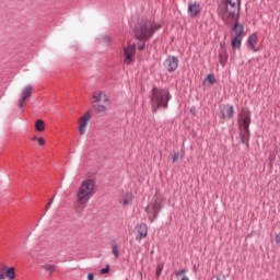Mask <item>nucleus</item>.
<instances>
[{"instance_id":"obj_1","label":"nucleus","mask_w":280,"mask_h":280,"mask_svg":"<svg viewBox=\"0 0 280 280\" xmlns=\"http://www.w3.org/2000/svg\"><path fill=\"white\" fill-rule=\"evenodd\" d=\"M170 100H172V94H170L168 89L154 85L150 94L151 112L153 115L159 113L160 108L167 110L170 108Z\"/></svg>"},{"instance_id":"obj_2","label":"nucleus","mask_w":280,"mask_h":280,"mask_svg":"<svg viewBox=\"0 0 280 280\" xmlns=\"http://www.w3.org/2000/svg\"><path fill=\"white\" fill-rule=\"evenodd\" d=\"M242 10V0H223V4L220 7V13L222 16V21L225 24L231 23H240V12Z\"/></svg>"},{"instance_id":"obj_3","label":"nucleus","mask_w":280,"mask_h":280,"mask_svg":"<svg viewBox=\"0 0 280 280\" xmlns=\"http://www.w3.org/2000/svg\"><path fill=\"white\" fill-rule=\"evenodd\" d=\"M238 126L240 128H243V130L240 132L241 143H244L247 150H249L250 144L248 141H250V109H248V107H243L241 109V113L238 114Z\"/></svg>"},{"instance_id":"obj_4","label":"nucleus","mask_w":280,"mask_h":280,"mask_svg":"<svg viewBox=\"0 0 280 280\" xmlns=\"http://www.w3.org/2000/svg\"><path fill=\"white\" fill-rule=\"evenodd\" d=\"M159 30H161V25L151 20H142L135 28L136 38L137 40H150Z\"/></svg>"},{"instance_id":"obj_5","label":"nucleus","mask_w":280,"mask_h":280,"mask_svg":"<svg viewBox=\"0 0 280 280\" xmlns=\"http://www.w3.org/2000/svg\"><path fill=\"white\" fill-rule=\"evenodd\" d=\"M93 196H95V180H83L77 194L79 202H81V205H86Z\"/></svg>"},{"instance_id":"obj_6","label":"nucleus","mask_w":280,"mask_h":280,"mask_svg":"<svg viewBox=\"0 0 280 280\" xmlns=\"http://www.w3.org/2000/svg\"><path fill=\"white\" fill-rule=\"evenodd\" d=\"M232 30L235 35L231 42V46L233 49H242V39L244 37V24L235 22Z\"/></svg>"},{"instance_id":"obj_7","label":"nucleus","mask_w":280,"mask_h":280,"mask_svg":"<svg viewBox=\"0 0 280 280\" xmlns=\"http://www.w3.org/2000/svg\"><path fill=\"white\" fill-rule=\"evenodd\" d=\"M161 209H163V200L160 198L154 199L151 202V214L149 215L150 222H154L159 218V213H161Z\"/></svg>"},{"instance_id":"obj_8","label":"nucleus","mask_w":280,"mask_h":280,"mask_svg":"<svg viewBox=\"0 0 280 280\" xmlns=\"http://www.w3.org/2000/svg\"><path fill=\"white\" fill-rule=\"evenodd\" d=\"M137 51V45L132 44L124 48L125 65H132L135 62V54Z\"/></svg>"},{"instance_id":"obj_9","label":"nucleus","mask_w":280,"mask_h":280,"mask_svg":"<svg viewBox=\"0 0 280 280\" xmlns=\"http://www.w3.org/2000/svg\"><path fill=\"white\" fill-rule=\"evenodd\" d=\"M164 67L168 73H174L178 69V57L175 56H168L164 60Z\"/></svg>"},{"instance_id":"obj_10","label":"nucleus","mask_w":280,"mask_h":280,"mask_svg":"<svg viewBox=\"0 0 280 280\" xmlns=\"http://www.w3.org/2000/svg\"><path fill=\"white\" fill-rule=\"evenodd\" d=\"M32 93H34V88L32 85H26L22 92H21V97L19 100V108H23L25 106V101L30 100L32 97Z\"/></svg>"},{"instance_id":"obj_11","label":"nucleus","mask_w":280,"mask_h":280,"mask_svg":"<svg viewBox=\"0 0 280 280\" xmlns=\"http://www.w3.org/2000/svg\"><path fill=\"white\" fill-rule=\"evenodd\" d=\"M89 119H91V110L85 112V114L79 119L80 135H85L86 126H89Z\"/></svg>"},{"instance_id":"obj_12","label":"nucleus","mask_w":280,"mask_h":280,"mask_svg":"<svg viewBox=\"0 0 280 280\" xmlns=\"http://www.w3.org/2000/svg\"><path fill=\"white\" fill-rule=\"evenodd\" d=\"M5 268H8V266L3 265L2 272L0 273V280L5 278L9 280L16 279V269L14 267H10L5 270Z\"/></svg>"},{"instance_id":"obj_13","label":"nucleus","mask_w":280,"mask_h":280,"mask_svg":"<svg viewBox=\"0 0 280 280\" xmlns=\"http://www.w3.org/2000/svg\"><path fill=\"white\" fill-rule=\"evenodd\" d=\"M145 237H148V224L141 223L137 226L136 241L141 242L142 240H145Z\"/></svg>"},{"instance_id":"obj_14","label":"nucleus","mask_w":280,"mask_h":280,"mask_svg":"<svg viewBox=\"0 0 280 280\" xmlns=\"http://www.w3.org/2000/svg\"><path fill=\"white\" fill-rule=\"evenodd\" d=\"M200 12H202V8H200V4L198 2L188 3V13L190 14V16L192 19H195V16H198V14H200Z\"/></svg>"},{"instance_id":"obj_15","label":"nucleus","mask_w":280,"mask_h":280,"mask_svg":"<svg viewBox=\"0 0 280 280\" xmlns=\"http://www.w3.org/2000/svg\"><path fill=\"white\" fill-rule=\"evenodd\" d=\"M221 114L223 118L233 119V116L235 115V108L230 104L224 105Z\"/></svg>"},{"instance_id":"obj_16","label":"nucleus","mask_w":280,"mask_h":280,"mask_svg":"<svg viewBox=\"0 0 280 280\" xmlns=\"http://www.w3.org/2000/svg\"><path fill=\"white\" fill-rule=\"evenodd\" d=\"M259 40V37L257 36V33H253L248 39H247V44L249 45L250 49L253 51H259V49H257L255 47V44Z\"/></svg>"},{"instance_id":"obj_17","label":"nucleus","mask_w":280,"mask_h":280,"mask_svg":"<svg viewBox=\"0 0 280 280\" xmlns=\"http://www.w3.org/2000/svg\"><path fill=\"white\" fill-rule=\"evenodd\" d=\"M226 60H229V52H226V49H219V62L222 67L226 65Z\"/></svg>"},{"instance_id":"obj_18","label":"nucleus","mask_w":280,"mask_h":280,"mask_svg":"<svg viewBox=\"0 0 280 280\" xmlns=\"http://www.w3.org/2000/svg\"><path fill=\"white\" fill-rule=\"evenodd\" d=\"M108 105L104 104H100V103H92V108H94L97 113V115H102L104 114L106 110H108V108L106 107Z\"/></svg>"},{"instance_id":"obj_19","label":"nucleus","mask_w":280,"mask_h":280,"mask_svg":"<svg viewBox=\"0 0 280 280\" xmlns=\"http://www.w3.org/2000/svg\"><path fill=\"white\" fill-rule=\"evenodd\" d=\"M132 200H135V196L132 192H127L125 195V199L122 200L124 207H128V205H132Z\"/></svg>"},{"instance_id":"obj_20","label":"nucleus","mask_w":280,"mask_h":280,"mask_svg":"<svg viewBox=\"0 0 280 280\" xmlns=\"http://www.w3.org/2000/svg\"><path fill=\"white\" fill-rule=\"evenodd\" d=\"M207 82H208V84H211V85L217 84L218 79H215V74H213V73L208 74L207 78L205 79L203 83L207 84Z\"/></svg>"},{"instance_id":"obj_21","label":"nucleus","mask_w":280,"mask_h":280,"mask_svg":"<svg viewBox=\"0 0 280 280\" xmlns=\"http://www.w3.org/2000/svg\"><path fill=\"white\" fill-rule=\"evenodd\" d=\"M35 130H37V132H43V130H45V121H43V119H38L35 122Z\"/></svg>"},{"instance_id":"obj_22","label":"nucleus","mask_w":280,"mask_h":280,"mask_svg":"<svg viewBox=\"0 0 280 280\" xmlns=\"http://www.w3.org/2000/svg\"><path fill=\"white\" fill-rule=\"evenodd\" d=\"M112 253L114 255V257H116V259L119 257V249L117 246V242L112 241Z\"/></svg>"},{"instance_id":"obj_23","label":"nucleus","mask_w":280,"mask_h":280,"mask_svg":"<svg viewBox=\"0 0 280 280\" xmlns=\"http://www.w3.org/2000/svg\"><path fill=\"white\" fill-rule=\"evenodd\" d=\"M42 268L46 270V272H50V275L56 272V265H43Z\"/></svg>"},{"instance_id":"obj_24","label":"nucleus","mask_w":280,"mask_h":280,"mask_svg":"<svg viewBox=\"0 0 280 280\" xmlns=\"http://www.w3.org/2000/svg\"><path fill=\"white\" fill-rule=\"evenodd\" d=\"M102 92H100L98 94H96V93H94L93 94V102H92V104H100V102H102Z\"/></svg>"},{"instance_id":"obj_25","label":"nucleus","mask_w":280,"mask_h":280,"mask_svg":"<svg viewBox=\"0 0 280 280\" xmlns=\"http://www.w3.org/2000/svg\"><path fill=\"white\" fill-rule=\"evenodd\" d=\"M102 102L105 104V106H110V98L108 95L104 94V92H102Z\"/></svg>"},{"instance_id":"obj_26","label":"nucleus","mask_w":280,"mask_h":280,"mask_svg":"<svg viewBox=\"0 0 280 280\" xmlns=\"http://www.w3.org/2000/svg\"><path fill=\"white\" fill-rule=\"evenodd\" d=\"M162 272H163V265H158L156 271H155L158 279H159V277H161Z\"/></svg>"},{"instance_id":"obj_27","label":"nucleus","mask_w":280,"mask_h":280,"mask_svg":"<svg viewBox=\"0 0 280 280\" xmlns=\"http://www.w3.org/2000/svg\"><path fill=\"white\" fill-rule=\"evenodd\" d=\"M101 275H108L110 272V266L106 265L105 268L101 269Z\"/></svg>"},{"instance_id":"obj_28","label":"nucleus","mask_w":280,"mask_h":280,"mask_svg":"<svg viewBox=\"0 0 280 280\" xmlns=\"http://www.w3.org/2000/svg\"><path fill=\"white\" fill-rule=\"evenodd\" d=\"M179 158H180V153L175 152L174 155H173V163H176V161H178Z\"/></svg>"},{"instance_id":"obj_29","label":"nucleus","mask_w":280,"mask_h":280,"mask_svg":"<svg viewBox=\"0 0 280 280\" xmlns=\"http://www.w3.org/2000/svg\"><path fill=\"white\" fill-rule=\"evenodd\" d=\"M54 205V197L49 200V202L46 205V211H49V208Z\"/></svg>"},{"instance_id":"obj_30","label":"nucleus","mask_w":280,"mask_h":280,"mask_svg":"<svg viewBox=\"0 0 280 280\" xmlns=\"http://www.w3.org/2000/svg\"><path fill=\"white\" fill-rule=\"evenodd\" d=\"M186 272H187L186 269L178 270V271L176 272V277H180V276L185 275Z\"/></svg>"},{"instance_id":"obj_31","label":"nucleus","mask_w":280,"mask_h":280,"mask_svg":"<svg viewBox=\"0 0 280 280\" xmlns=\"http://www.w3.org/2000/svg\"><path fill=\"white\" fill-rule=\"evenodd\" d=\"M88 280H95V273L90 272V273L88 275Z\"/></svg>"},{"instance_id":"obj_32","label":"nucleus","mask_w":280,"mask_h":280,"mask_svg":"<svg viewBox=\"0 0 280 280\" xmlns=\"http://www.w3.org/2000/svg\"><path fill=\"white\" fill-rule=\"evenodd\" d=\"M39 145H45V138L37 139Z\"/></svg>"},{"instance_id":"obj_33","label":"nucleus","mask_w":280,"mask_h":280,"mask_svg":"<svg viewBox=\"0 0 280 280\" xmlns=\"http://www.w3.org/2000/svg\"><path fill=\"white\" fill-rule=\"evenodd\" d=\"M143 49H145V43L138 46V51H143Z\"/></svg>"},{"instance_id":"obj_34","label":"nucleus","mask_w":280,"mask_h":280,"mask_svg":"<svg viewBox=\"0 0 280 280\" xmlns=\"http://www.w3.org/2000/svg\"><path fill=\"white\" fill-rule=\"evenodd\" d=\"M220 49H226V43L221 42L220 43Z\"/></svg>"},{"instance_id":"obj_35","label":"nucleus","mask_w":280,"mask_h":280,"mask_svg":"<svg viewBox=\"0 0 280 280\" xmlns=\"http://www.w3.org/2000/svg\"><path fill=\"white\" fill-rule=\"evenodd\" d=\"M103 40H105L106 43H110V37L109 36H105V37H103Z\"/></svg>"},{"instance_id":"obj_36","label":"nucleus","mask_w":280,"mask_h":280,"mask_svg":"<svg viewBox=\"0 0 280 280\" xmlns=\"http://www.w3.org/2000/svg\"><path fill=\"white\" fill-rule=\"evenodd\" d=\"M145 212H147V213H150V206H148V207L145 208Z\"/></svg>"},{"instance_id":"obj_37","label":"nucleus","mask_w":280,"mask_h":280,"mask_svg":"<svg viewBox=\"0 0 280 280\" xmlns=\"http://www.w3.org/2000/svg\"><path fill=\"white\" fill-rule=\"evenodd\" d=\"M182 280H189V279L187 278V276H184V277L182 278Z\"/></svg>"},{"instance_id":"obj_38","label":"nucleus","mask_w":280,"mask_h":280,"mask_svg":"<svg viewBox=\"0 0 280 280\" xmlns=\"http://www.w3.org/2000/svg\"><path fill=\"white\" fill-rule=\"evenodd\" d=\"M33 141H38V138H37V137H34V138H33Z\"/></svg>"},{"instance_id":"obj_39","label":"nucleus","mask_w":280,"mask_h":280,"mask_svg":"<svg viewBox=\"0 0 280 280\" xmlns=\"http://www.w3.org/2000/svg\"><path fill=\"white\" fill-rule=\"evenodd\" d=\"M217 280H220V278H217Z\"/></svg>"}]
</instances>
